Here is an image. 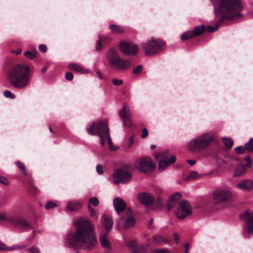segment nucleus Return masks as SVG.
Segmentation results:
<instances>
[{
    "label": "nucleus",
    "mask_w": 253,
    "mask_h": 253,
    "mask_svg": "<svg viewBox=\"0 0 253 253\" xmlns=\"http://www.w3.org/2000/svg\"><path fill=\"white\" fill-rule=\"evenodd\" d=\"M67 243L70 248H81L86 251H92L98 244L94 226L90 220L83 217L76 222L75 232L69 233Z\"/></svg>",
    "instance_id": "nucleus-1"
},
{
    "label": "nucleus",
    "mask_w": 253,
    "mask_h": 253,
    "mask_svg": "<svg viewBox=\"0 0 253 253\" xmlns=\"http://www.w3.org/2000/svg\"><path fill=\"white\" fill-rule=\"evenodd\" d=\"M212 3L215 15H222L219 23L224 19L233 20L242 17V15L238 12L242 9L240 0H212Z\"/></svg>",
    "instance_id": "nucleus-2"
},
{
    "label": "nucleus",
    "mask_w": 253,
    "mask_h": 253,
    "mask_svg": "<svg viewBox=\"0 0 253 253\" xmlns=\"http://www.w3.org/2000/svg\"><path fill=\"white\" fill-rule=\"evenodd\" d=\"M86 131L89 134L93 135L97 133L99 136L101 145H104L106 141L107 140L110 149L111 150H116L112 146L108 123L106 120L93 123L90 127L87 128Z\"/></svg>",
    "instance_id": "nucleus-3"
},
{
    "label": "nucleus",
    "mask_w": 253,
    "mask_h": 253,
    "mask_svg": "<svg viewBox=\"0 0 253 253\" xmlns=\"http://www.w3.org/2000/svg\"><path fill=\"white\" fill-rule=\"evenodd\" d=\"M214 137L211 133L202 134L190 140L187 144V149L193 153L199 152L208 147L212 142Z\"/></svg>",
    "instance_id": "nucleus-4"
},
{
    "label": "nucleus",
    "mask_w": 253,
    "mask_h": 253,
    "mask_svg": "<svg viewBox=\"0 0 253 253\" xmlns=\"http://www.w3.org/2000/svg\"><path fill=\"white\" fill-rule=\"evenodd\" d=\"M106 59L111 68L116 71H124L130 67L128 60H123L117 50L111 47L106 52Z\"/></svg>",
    "instance_id": "nucleus-5"
},
{
    "label": "nucleus",
    "mask_w": 253,
    "mask_h": 253,
    "mask_svg": "<svg viewBox=\"0 0 253 253\" xmlns=\"http://www.w3.org/2000/svg\"><path fill=\"white\" fill-rule=\"evenodd\" d=\"M164 42L160 40H150L142 44L147 55H153L160 52L164 46Z\"/></svg>",
    "instance_id": "nucleus-6"
},
{
    "label": "nucleus",
    "mask_w": 253,
    "mask_h": 253,
    "mask_svg": "<svg viewBox=\"0 0 253 253\" xmlns=\"http://www.w3.org/2000/svg\"><path fill=\"white\" fill-rule=\"evenodd\" d=\"M232 192L228 189H217L213 191L212 198L216 205H220L229 202L232 198Z\"/></svg>",
    "instance_id": "nucleus-7"
},
{
    "label": "nucleus",
    "mask_w": 253,
    "mask_h": 253,
    "mask_svg": "<svg viewBox=\"0 0 253 253\" xmlns=\"http://www.w3.org/2000/svg\"><path fill=\"white\" fill-rule=\"evenodd\" d=\"M29 68L25 65L17 66V88L26 86L28 82Z\"/></svg>",
    "instance_id": "nucleus-8"
},
{
    "label": "nucleus",
    "mask_w": 253,
    "mask_h": 253,
    "mask_svg": "<svg viewBox=\"0 0 253 253\" xmlns=\"http://www.w3.org/2000/svg\"><path fill=\"white\" fill-rule=\"evenodd\" d=\"M134 166L139 171L147 174L150 173L156 167L151 159L148 157L136 160Z\"/></svg>",
    "instance_id": "nucleus-9"
},
{
    "label": "nucleus",
    "mask_w": 253,
    "mask_h": 253,
    "mask_svg": "<svg viewBox=\"0 0 253 253\" xmlns=\"http://www.w3.org/2000/svg\"><path fill=\"white\" fill-rule=\"evenodd\" d=\"M155 157L156 159L159 160V170L160 171L164 170L175 161V157L174 156L169 157L168 153L166 152L157 154Z\"/></svg>",
    "instance_id": "nucleus-10"
},
{
    "label": "nucleus",
    "mask_w": 253,
    "mask_h": 253,
    "mask_svg": "<svg viewBox=\"0 0 253 253\" xmlns=\"http://www.w3.org/2000/svg\"><path fill=\"white\" fill-rule=\"evenodd\" d=\"M191 209L190 204L186 201L178 203L175 214L179 219H183L191 214Z\"/></svg>",
    "instance_id": "nucleus-11"
},
{
    "label": "nucleus",
    "mask_w": 253,
    "mask_h": 253,
    "mask_svg": "<svg viewBox=\"0 0 253 253\" xmlns=\"http://www.w3.org/2000/svg\"><path fill=\"white\" fill-rule=\"evenodd\" d=\"M113 176L114 183L116 185L120 183H126L131 179V173L121 169L115 170Z\"/></svg>",
    "instance_id": "nucleus-12"
},
{
    "label": "nucleus",
    "mask_w": 253,
    "mask_h": 253,
    "mask_svg": "<svg viewBox=\"0 0 253 253\" xmlns=\"http://www.w3.org/2000/svg\"><path fill=\"white\" fill-rule=\"evenodd\" d=\"M119 49L122 53L128 55H135L139 50V48L136 44L124 42H120Z\"/></svg>",
    "instance_id": "nucleus-13"
},
{
    "label": "nucleus",
    "mask_w": 253,
    "mask_h": 253,
    "mask_svg": "<svg viewBox=\"0 0 253 253\" xmlns=\"http://www.w3.org/2000/svg\"><path fill=\"white\" fill-rule=\"evenodd\" d=\"M119 116L123 121L124 125L127 126L131 125V115L128 107L124 105L120 112Z\"/></svg>",
    "instance_id": "nucleus-14"
},
{
    "label": "nucleus",
    "mask_w": 253,
    "mask_h": 253,
    "mask_svg": "<svg viewBox=\"0 0 253 253\" xmlns=\"http://www.w3.org/2000/svg\"><path fill=\"white\" fill-rule=\"evenodd\" d=\"M125 213L126 214V219H125L124 226L126 228H130L135 224V219L132 217V211L129 209L126 210ZM125 217L120 215V219L124 220Z\"/></svg>",
    "instance_id": "nucleus-15"
},
{
    "label": "nucleus",
    "mask_w": 253,
    "mask_h": 253,
    "mask_svg": "<svg viewBox=\"0 0 253 253\" xmlns=\"http://www.w3.org/2000/svg\"><path fill=\"white\" fill-rule=\"evenodd\" d=\"M241 218L247 225V229L249 233H253V218L249 214V211H246L241 215Z\"/></svg>",
    "instance_id": "nucleus-16"
},
{
    "label": "nucleus",
    "mask_w": 253,
    "mask_h": 253,
    "mask_svg": "<svg viewBox=\"0 0 253 253\" xmlns=\"http://www.w3.org/2000/svg\"><path fill=\"white\" fill-rule=\"evenodd\" d=\"M113 206L115 210L120 216L122 212L125 213L126 207V203L120 197H116L114 199Z\"/></svg>",
    "instance_id": "nucleus-17"
},
{
    "label": "nucleus",
    "mask_w": 253,
    "mask_h": 253,
    "mask_svg": "<svg viewBox=\"0 0 253 253\" xmlns=\"http://www.w3.org/2000/svg\"><path fill=\"white\" fill-rule=\"evenodd\" d=\"M238 188L247 191L253 190V180L249 179H245L242 180L237 185Z\"/></svg>",
    "instance_id": "nucleus-18"
},
{
    "label": "nucleus",
    "mask_w": 253,
    "mask_h": 253,
    "mask_svg": "<svg viewBox=\"0 0 253 253\" xmlns=\"http://www.w3.org/2000/svg\"><path fill=\"white\" fill-rule=\"evenodd\" d=\"M181 199L180 193L176 192L173 194L169 199L167 208L169 210H171L177 204L178 205L179 201Z\"/></svg>",
    "instance_id": "nucleus-19"
},
{
    "label": "nucleus",
    "mask_w": 253,
    "mask_h": 253,
    "mask_svg": "<svg viewBox=\"0 0 253 253\" xmlns=\"http://www.w3.org/2000/svg\"><path fill=\"white\" fill-rule=\"evenodd\" d=\"M32 228V225L25 219L17 218V231L23 232L31 229Z\"/></svg>",
    "instance_id": "nucleus-20"
},
{
    "label": "nucleus",
    "mask_w": 253,
    "mask_h": 253,
    "mask_svg": "<svg viewBox=\"0 0 253 253\" xmlns=\"http://www.w3.org/2000/svg\"><path fill=\"white\" fill-rule=\"evenodd\" d=\"M139 201L143 204L148 206L150 205L153 201L152 196L148 193H140L138 195Z\"/></svg>",
    "instance_id": "nucleus-21"
},
{
    "label": "nucleus",
    "mask_w": 253,
    "mask_h": 253,
    "mask_svg": "<svg viewBox=\"0 0 253 253\" xmlns=\"http://www.w3.org/2000/svg\"><path fill=\"white\" fill-rule=\"evenodd\" d=\"M247 169L245 165L240 164L235 169L233 176L234 177L242 176L245 175Z\"/></svg>",
    "instance_id": "nucleus-22"
},
{
    "label": "nucleus",
    "mask_w": 253,
    "mask_h": 253,
    "mask_svg": "<svg viewBox=\"0 0 253 253\" xmlns=\"http://www.w3.org/2000/svg\"><path fill=\"white\" fill-rule=\"evenodd\" d=\"M102 224L106 229V233H108L112 227V219L110 216L103 215L102 216Z\"/></svg>",
    "instance_id": "nucleus-23"
},
{
    "label": "nucleus",
    "mask_w": 253,
    "mask_h": 253,
    "mask_svg": "<svg viewBox=\"0 0 253 253\" xmlns=\"http://www.w3.org/2000/svg\"><path fill=\"white\" fill-rule=\"evenodd\" d=\"M107 233L102 234L100 235L99 241L101 246L105 249L110 250L111 246L107 238Z\"/></svg>",
    "instance_id": "nucleus-24"
},
{
    "label": "nucleus",
    "mask_w": 253,
    "mask_h": 253,
    "mask_svg": "<svg viewBox=\"0 0 253 253\" xmlns=\"http://www.w3.org/2000/svg\"><path fill=\"white\" fill-rule=\"evenodd\" d=\"M69 68L72 70L80 73L86 74L89 72L87 70L82 68L80 65L75 63L70 64Z\"/></svg>",
    "instance_id": "nucleus-25"
},
{
    "label": "nucleus",
    "mask_w": 253,
    "mask_h": 253,
    "mask_svg": "<svg viewBox=\"0 0 253 253\" xmlns=\"http://www.w3.org/2000/svg\"><path fill=\"white\" fill-rule=\"evenodd\" d=\"M153 241L155 243L157 244H162L163 243H169V239L159 235L155 236L153 237Z\"/></svg>",
    "instance_id": "nucleus-26"
},
{
    "label": "nucleus",
    "mask_w": 253,
    "mask_h": 253,
    "mask_svg": "<svg viewBox=\"0 0 253 253\" xmlns=\"http://www.w3.org/2000/svg\"><path fill=\"white\" fill-rule=\"evenodd\" d=\"M82 206V203L78 201H71L68 204V211H72L76 210V208L80 207Z\"/></svg>",
    "instance_id": "nucleus-27"
},
{
    "label": "nucleus",
    "mask_w": 253,
    "mask_h": 253,
    "mask_svg": "<svg viewBox=\"0 0 253 253\" xmlns=\"http://www.w3.org/2000/svg\"><path fill=\"white\" fill-rule=\"evenodd\" d=\"M8 77L11 83L14 85L16 86V68H13L9 72Z\"/></svg>",
    "instance_id": "nucleus-28"
},
{
    "label": "nucleus",
    "mask_w": 253,
    "mask_h": 253,
    "mask_svg": "<svg viewBox=\"0 0 253 253\" xmlns=\"http://www.w3.org/2000/svg\"><path fill=\"white\" fill-rule=\"evenodd\" d=\"M205 30V27L204 25H199L195 27L192 32L194 34V36H196L203 34Z\"/></svg>",
    "instance_id": "nucleus-29"
},
{
    "label": "nucleus",
    "mask_w": 253,
    "mask_h": 253,
    "mask_svg": "<svg viewBox=\"0 0 253 253\" xmlns=\"http://www.w3.org/2000/svg\"><path fill=\"white\" fill-rule=\"evenodd\" d=\"M147 247L145 245L137 246L133 251V253H147Z\"/></svg>",
    "instance_id": "nucleus-30"
},
{
    "label": "nucleus",
    "mask_w": 253,
    "mask_h": 253,
    "mask_svg": "<svg viewBox=\"0 0 253 253\" xmlns=\"http://www.w3.org/2000/svg\"><path fill=\"white\" fill-rule=\"evenodd\" d=\"M193 37H194V34H193L192 31H188L181 35L180 36V39L183 41H185Z\"/></svg>",
    "instance_id": "nucleus-31"
},
{
    "label": "nucleus",
    "mask_w": 253,
    "mask_h": 253,
    "mask_svg": "<svg viewBox=\"0 0 253 253\" xmlns=\"http://www.w3.org/2000/svg\"><path fill=\"white\" fill-rule=\"evenodd\" d=\"M109 27L113 33L117 34L122 33L123 32V30L117 25L112 24Z\"/></svg>",
    "instance_id": "nucleus-32"
},
{
    "label": "nucleus",
    "mask_w": 253,
    "mask_h": 253,
    "mask_svg": "<svg viewBox=\"0 0 253 253\" xmlns=\"http://www.w3.org/2000/svg\"><path fill=\"white\" fill-rule=\"evenodd\" d=\"M222 140L224 143V145L227 148H230L232 146L233 144V141L230 138L223 137Z\"/></svg>",
    "instance_id": "nucleus-33"
},
{
    "label": "nucleus",
    "mask_w": 253,
    "mask_h": 253,
    "mask_svg": "<svg viewBox=\"0 0 253 253\" xmlns=\"http://www.w3.org/2000/svg\"><path fill=\"white\" fill-rule=\"evenodd\" d=\"M199 175L197 171H193L189 173L188 175L185 178L186 181L193 180L198 178Z\"/></svg>",
    "instance_id": "nucleus-34"
},
{
    "label": "nucleus",
    "mask_w": 253,
    "mask_h": 253,
    "mask_svg": "<svg viewBox=\"0 0 253 253\" xmlns=\"http://www.w3.org/2000/svg\"><path fill=\"white\" fill-rule=\"evenodd\" d=\"M17 167H18L24 175H27L28 174L27 169L23 163L17 161Z\"/></svg>",
    "instance_id": "nucleus-35"
},
{
    "label": "nucleus",
    "mask_w": 253,
    "mask_h": 253,
    "mask_svg": "<svg viewBox=\"0 0 253 253\" xmlns=\"http://www.w3.org/2000/svg\"><path fill=\"white\" fill-rule=\"evenodd\" d=\"M245 148L249 151H253V138H251L249 141L246 143Z\"/></svg>",
    "instance_id": "nucleus-36"
},
{
    "label": "nucleus",
    "mask_w": 253,
    "mask_h": 253,
    "mask_svg": "<svg viewBox=\"0 0 253 253\" xmlns=\"http://www.w3.org/2000/svg\"><path fill=\"white\" fill-rule=\"evenodd\" d=\"M127 246L133 253V250L135 249L137 247L136 242L135 240H131L127 243Z\"/></svg>",
    "instance_id": "nucleus-37"
},
{
    "label": "nucleus",
    "mask_w": 253,
    "mask_h": 253,
    "mask_svg": "<svg viewBox=\"0 0 253 253\" xmlns=\"http://www.w3.org/2000/svg\"><path fill=\"white\" fill-rule=\"evenodd\" d=\"M14 247L6 246L4 244L0 241V250H4L6 251H12L14 250Z\"/></svg>",
    "instance_id": "nucleus-38"
},
{
    "label": "nucleus",
    "mask_w": 253,
    "mask_h": 253,
    "mask_svg": "<svg viewBox=\"0 0 253 253\" xmlns=\"http://www.w3.org/2000/svg\"><path fill=\"white\" fill-rule=\"evenodd\" d=\"M4 95L5 97L14 99L15 98V95L12 94L9 90H6L4 91Z\"/></svg>",
    "instance_id": "nucleus-39"
},
{
    "label": "nucleus",
    "mask_w": 253,
    "mask_h": 253,
    "mask_svg": "<svg viewBox=\"0 0 253 253\" xmlns=\"http://www.w3.org/2000/svg\"><path fill=\"white\" fill-rule=\"evenodd\" d=\"M151 253H170V252L166 249H159L153 250Z\"/></svg>",
    "instance_id": "nucleus-40"
},
{
    "label": "nucleus",
    "mask_w": 253,
    "mask_h": 253,
    "mask_svg": "<svg viewBox=\"0 0 253 253\" xmlns=\"http://www.w3.org/2000/svg\"><path fill=\"white\" fill-rule=\"evenodd\" d=\"M56 205L55 203L52 202H48L45 205L44 208L46 210H49L55 207Z\"/></svg>",
    "instance_id": "nucleus-41"
},
{
    "label": "nucleus",
    "mask_w": 253,
    "mask_h": 253,
    "mask_svg": "<svg viewBox=\"0 0 253 253\" xmlns=\"http://www.w3.org/2000/svg\"><path fill=\"white\" fill-rule=\"evenodd\" d=\"M89 203L94 206H97L99 204V201L96 197H93L89 199Z\"/></svg>",
    "instance_id": "nucleus-42"
},
{
    "label": "nucleus",
    "mask_w": 253,
    "mask_h": 253,
    "mask_svg": "<svg viewBox=\"0 0 253 253\" xmlns=\"http://www.w3.org/2000/svg\"><path fill=\"white\" fill-rule=\"evenodd\" d=\"M24 55L27 58H29L31 60L33 59L34 57L35 56V54L32 53L31 51H27L24 52Z\"/></svg>",
    "instance_id": "nucleus-43"
},
{
    "label": "nucleus",
    "mask_w": 253,
    "mask_h": 253,
    "mask_svg": "<svg viewBox=\"0 0 253 253\" xmlns=\"http://www.w3.org/2000/svg\"><path fill=\"white\" fill-rule=\"evenodd\" d=\"M112 83L116 86H119L123 84V81L120 79H114L112 80Z\"/></svg>",
    "instance_id": "nucleus-44"
},
{
    "label": "nucleus",
    "mask_w": 253,
    "mask_h": 253,
    "mask_svg": "<svg viewBox=\"0 0 253 253\" xmlns=\"http://www.w3.org/2000/svg\"><path fill=\"white\" fill-rule=\"evenodd\" d=\"M218 26L219 25L218 24H216L214 26H209L208 27L207 30L209 32H213L218 29Z\"/></svg>",
    "instance_id": "nucleus-45"
},
{
    "label": "nucleus",
    "mask_w": 253,
    "mask_h": 253,
    "mask_svg": "<svg viewBox=\"0 0 253 253\" xmlns=\"http://www.w3.org/2000/svg\"><path fill=\"white\" fill-rule=\"evenodd\" d=\"M7 220L8 221H12L9 217H6L5 213H0V221Z\"/></svg>",
    "instance_id": "nucleus-46"
},
{
    "label": "nucleus",
    "mask_w": 253,
    "mask_h": 253,
    "mask_svg": "<svg viewBox=\"0 0 253 253\" xmlns=\"http://www.w3.org/2000/svg\"><path fill=\"white\" fill-rule=\"evenodd\" d=\"M87 209L89 211V213L90 216L92 217L95 215V211L91 207L89 204H88Z\"/></svg>",
    "instance_id": "nucleus-47"
},
{
    "label": "nucleus",
    "mask_w": 253,
    "mask_h": 253,
    "mask_svg": "<svg viewBox=\"0 0 253 253\" xmlns=\"http://www.w3.org/2000/svg\"><path fill=\"white\" fill-rule=\"evenodd\" d=\"M245 160L247 162V164L246 165L247 168H250L252 166V161L251 157L247 156L245 157Z\"/></svg>",
    "instance_id": "nucleus-48"
},
{
    "label": "nucleus",
    "mask_w": 253,
    "mask_h": 253,
    "mask_svg": "<svg viewBox=\"0 0 253 253\" xmlns=\"http://www.w3.org/2000/svg\"><path fill=\"white\" fill-rule=\"evenodd\" d=\"M142 69V66L140 65L137 66L135 68H134L132 71L134 74H137L140 73Z\"/></svg>",
    "instance_id": "nucleus-49"
},
{
    "label": "nucleus",
    "mask_w": 253,
    "mask_h": 253,
    "mask_svg": "<svg viewBox=\"0 0 253 253\" xmlns=\"http://www.w3.org/2000/svg\"><path fill=\"white\" fill-rule=\"evenodd\" d=\"M0 183L4 185H7L8 184V181L5 177L0 176Z\"/></svg>",
    "instance_id": "nucleus-50"
},
{
    "label": "nucleus",
    "mask_w": 253,
    "mask_h": 253,
    "mask_svg": "<svg viewBox=\"0 0 253 253\" xmlns=\"http://www.w3.org/2000/svg\"><path fill=\"white\" fill-rule=\"evenodd\" d=\"M66 79L68 81H71L73 78V74L71 72H67L65 75Z\"/></svg>",
    "instance_id": "nucleus-51"
},
{
    "label": "nucleus",
    "mask_w": 253,
    "mask_h": 253,
    "mask_svg": "<svg viewBox=\"0 0 253 253\" xmlns=\"http://www.w3.org/2000/svg\"><path fill=\"white\" fill-rule=\"evenodd\" d=\"M245 149V147H243L242 146H239L238 147H237L235 148V151L237 152V153L239 154H241L244 152V149Z\"/></svg>",
    "instance_id": "nucleus-52"
},
{
    "label": "nucleus",
    "mask_w": 253,
    "mask_h": 253,
    "mask_svg": "<svg viewBox=\"0 0 253 253\" xmlns=\"http://www.w3.org/2000/svg\"><path fill=\"white\" fill-rule=\"evenodd\" d=\"M148 131L147 129L145 128H143L142 129V134L141 135V138H144L148 136Z\"/></svg>",
    "instance_id": "nucleus-53"
},
{
    "label": "nucleus",
    "mask_w": 253,
    "mask_h": 253,
    "mask_svg": "<svg viewBox=\"0 0 253 253\" xmlns=\"http://www.w3.org/2000/svg\"><path fill=\"white\" fill-rule=\"evenodd\" d=\"M101 37L99 36V39L97 41L96 44V48L97 50H100L102 48V46L101 45Z\"/></svg>",
    "instance_id": "nucleus-54"
},
{
    "label": "nucleus",
    "mask_w": 253,
    "mask_h": 253,
    "mask_svg": "<svg viewBox=\"0 0 253 253\" xmlns=\"http://www.w3.org/2000/svg\"><path fill=\"white\" fill-rule=\"evenodd\" d=\"M96 171L99 174H101L103 173V169L100 165H97Z\"/></svg>",
    "instance_id": "nucleus-55"
},
{
    "label": "nucleus",
    "mask_w": 253,
    "mask_h": 253,
    "mask_svg": "<svg viewBox=\"0 0 253 253\" xmlns=\"http://www.w3.org/2000/svg\"><path fill=\"white\" fill-rule=\"evenodd\" d=\"M39 49L42 52H45L47 50L46 46L45 44H41L39 46Z\"/></svg>",
    "instance_id": "nucleus-56"
},
{
    "label": "nucleus",
    "mask_w": 253,
    "mask_h": 253,
    "mask_svg": "<svg viewBox=\"0 0 253 253\" xmlns=\"http://www.w3.org/2000/svg\"><path fill=\"white\" fill-rule=\"evenodd\" d=\"M173 238L176 244H178L179 242V238L177 233H173Z\"/></svg>",
    "instance_id": "nucleus-57"
},
{
    "label": "nucleus",
    "mask_w": 253,
    "mask_h": 253,
    "mask_svg": "<svg viewBox=\"0 0 253 253\" xmlns=\"http://www.w3.org/2000/svg\"><path fill=\"white\" fill-rule=\"evenodd\" d=\"M133 143H134L133 136H131L129 138V143H128V147L129 148H130L132 146V145L133 144Z\"/></svg>",
    "instance_id": "nucleus-58"
},
{
    "label": "nucleus",
    "mask_w": 253,
    "mask_h": 253,
    "mask_svg": "<svg viewBox=\"0 0 253 253\" xmlns=\"http://www.w3.org/2000/svg\"><path fill=\"white\" fill-rule=\"evenodd\" d=\"M30 251L32 253H39L40 250L38 248L32 247L30 249Z\"/></svg>",
    "instance_id": "nucleus-59"
},
{
    "label": "nucleus",
    "mask_w": 253,
    "mask_h": 253,
    "mask_svg": "<svg viewBox=\"0 0 253 253\" xmlns=\"http://www.w3.org/2000/svg\"><path fill=\"white\" fill-rule=\"evenodd\" d=\"M187 162L191 166H193L196 163V161L195 160H188Z\"/></svg>",
    "instance_id": "nucleus-60"
},
{
    "label": "nucleus",
    "mask_w": 253,
    "mask_h": 253,
    "mask_svg": "<svg viewBox=\"0 0 253 253\" xmlns=\"http://www.w3.org/2000/svg\"><path fill=\"white\" fill-rule=\"evenodd\" d=\"M97 75H98V77L100 79H103L102 75V74L101 73V72H100L97 71Z\"/></svg>",
    "instance_id": "nucleus-61"
},
{
    "label": "nucleus",
    "mask_w": 253,
    "mask_h": 253,
    "mask_svg": "<svg viewBox=\"0 0 253 253\" xmlns=\"http://www.w3.org/2000/svg\"><path fill=\"white\" fill-rule=\"evenodd\" d=\"M46 70H47L46 67H43V68H42V73H44V72H45L46 71Z\"/></svg>",
    "instance_id": "nucleus-62"
},
{
    "label": "nucleus",
    "mask_w": 253,
    "mask_h": 253,
    "mask_svg": "<svg viewBox=\"0 0 253 253\" xmlns=\"http://www.w3.org/2000/svg\"><path fill=\"white\" fill-rule=\"evenodd\" d=\"M185 250H187V251H188V249H189V244L188 243H186L185 245Z\"/></svg>",
    "instance_id": "nucleus-63"
},
{
    "label": "nucleus",
    "mask_w": 253,
    "mask_h": 253,
    "mask_svg": "<svg viewBox=\"0 0 253 253\" xmlns=\"http://www.w3.org/2000/svg\"><path fill=\"white\" fill-rule=\"evenodd\" d=\"M21 52V50L20 49H17V55L20 54Z\"/></svg>",
    "instance_id": "nucleus-64"
}]
</instances>
